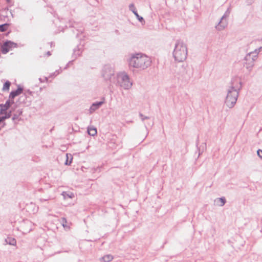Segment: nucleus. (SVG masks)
<instances>
[{"mask_svg":"<svg viewBox=\"0 0 262 262\" xmlns=\"http://www.w3.org/2000/svg\"><path fill=\"white\" fill-rule=\"evenodd\" d=\"M187 56V48L186 45L181 40H177L175 43L173 52V56L175 60L178 62L184 61Z\"/></svg>","mask_w":262,"mask_h":262,"instance_id":"7ed1b4c3","label":"nucleus"},{"mask_svg":"<svg viewBox=\"0 0 262 262\" xmlns=\"http://www.w3.org/2000/svg\"><path fill=\"white\" fill-rule=\"evenodd\" d=\"M4 114L5 115L2 116V119H3L4 121L6 119L10 118V117L12 115V114H11V112H7V111H6L5 113H4Z\"/></svg>","mask_w":262,"mask_h":262,"instance_id":"412c9836","label":"nucleus"},{"mask_svg":"<svg viewBox=\"0 0 262 262\" xmlns=\"http://www.w3.org/2000/svg\"><path fill=\"white\" fill-rule=\"evenodd\" d=\"M217 201L220 203V204H219V205L220 206H223L226 202L225 198H219L217 199Z\"/></svg>","mask_w":262,"mask_h":262,"instance_id":"6ab92c4d","label":"nucleus"},{"mask_svg":"<svg viewBox=\"0 0 262 262\" xmlns=\"http://www.w3.org/2000/svg\"><path fill=\"white\" fill-rule=\"evenodd\" d=\"M4 121L3 119H2V116H0V123Z\"/></svg>","mask_w":262,"mask_h":262,"instance_id":"7c9ffc66","label":"nucleus"},{"mask_svg":"<svg viewBox=\"0 0 262 262\" xmlns=\"http://www.w3.org/2000/svg\"><path fill=\"white\" fill-rule=\"evenodd\" d=\"M27 224H29V225H31V222H30V221H27Z\"/></svg>","mask_w":262,"mask_h":262,"instance_id":"473e14b6","label":"nucleus"},{"mask_svg":"<svg viewBox=\"0 0 262 262\" xmlns=\"http://www.w3.org/2000/svg\"><path fill=\"white\" fill-rule=\"evenodd\" d=\"M81 53V52H80V51L79 50V49H75L74 50V56H75L76 57V56H78L80 55V54Z\"/></svg>","mask_w":262,"mask_h":262,"instance_id":"b1692460","label":"nucleus"},{"mask_svg":"<svg viewBox=\"0 0 262 262\" xmlns=\"http://www.w3.org/2000/svg\"><path fill=\"white\" fill-rule=\"evenodd\" d=\"M262 47L255 49L254 51L249 52L245 57L244 66L250 71L254 65V61L256 59L257 55Z\"/></svg>","mask_w":262,"mask_h":262,"instance_id":"39448f33","label":"nucleus"},{"mask_svg":"<svg viewBox=\"0 0 262 262\" xmlns=\"http://www.w3.org/2000/svg\"><path fill=\"white\" fill-rule=\"evenodd\" d=\"M139 116L142 120V121H144L145 119H149V118L148 117H147V116H144L142 114L140 113L139 114Z\"/></svg>","mask_w":262,"mask_h":262,"instance_id":"393cba45","label":"nucleus"},{"mask_svg":"<svg viewBox=\"0 0 262 262\" xmlns=\"http://www.w3.org/2000/svg\"><path fill=\"white\" fill-rule=\"evenodd\" d=\"M47 55L48 56H50L51 55V53H50V51H48L47 53Z\"/></svg>","mask_w":262,"mask_h":262,"instance_id":"2f4dec72","label":"nucleus"},{"mask_svg":"<svg viewBox=\"0 0 262 262\" xmlns=\"http://www.w3.org/2000/svg\"><path fill=\"white\" fill-rule=\"evenodd\" d=\"M88 132L90 135L94 136L97 134V130L96 128L93 127H89L88 128Z\"/></svg>","mask_w":262,"mask_h":262,"instance_id":"f3484780","label":"nucleus"},{"mask_svg":"<svg viewBox=\"0 0 262 262\" xmlns=\"http://www.w3.org/2000/svg\"><path fill=\"white\" fill-rule=\"evenodd\" d=\"M49 200V199H39V201H40V202H44V201H47V200Z\"/></svg>","mask_w":262,"mask_h":262,"instance_id":"c756f323","label":"nucleus"},{"mask_svg":"<svg viewBox=\"0 0 262 262\" xmlns=\"http://www.w3.org/2000/svg\"><path fill=\"white\" fill-rule=\"evenodd\" d=\"M10 1H11V0H6V1H7V2H10Z\"/></svg>","mask_w":262,"mask_h":262,"instance_id":"c9c22d12","label":"nucleus"},{"mask_svg":"<svg viewBox=\"0 0 262 262\" xmlns=\"http://www.w3.org/2000/svg\"><path fill=\"white\" fill-rule=\"evenodd\" d=\"M257 155L259 157L262 158V150L258 149L257 150Z\"/></svg>","mask_w":262,"mask_h":262,"instance_id":"a878e982","label":"nucleus"},{"mask_svg":"<svg viewBox=\"0 0 262 262\" xmlns=\"http://www.w3.org/2000/svg\"><path fill=\"white\" fill-rule=\"evenodd\" d=\"M15 107H14V106H12L11 107V109L9 112H11V114H12V112H13L15 111Z\"/></svg>","mask_w":262,"mask_h":262,"instance_id":"cd10ccee","label":"nucleus"},{"mask_svg":"<svg viewBox=\"0 0 262 262\" xmlns=\"http://www.w3.org/2000/svg\"><path fill=\"white\" fill-rule=\"evenodd\" d=\"M230 11L229 9H228L223 16L221 17L220 21L218 23L217 25L215 26L216 29L219 31L224 30L228 25V21L227 20V17H229Z\"/></svg>","mask_w":262,"mask_h":262,"instance_id":"0eeeda50","label":"nucleus"},{"mask_svg":"<svg viewBox=\"0 0 262 262\" xmlns=\"http://www.w3.org/2000/svg\"><path fill=\"white\" fill-rule=\"evenodd\" d=\"M9 25L7 23H6V24H4L3 25H0V31L4 32V31H6Z\"/></svg>","mask_w":262,"mask_h":262,"instance_id":"a211bd4d","label":"nucleus"},{"mask_svg":"<svg viewBox=\"0 0 262 262\" xmlns=\"http://www.w3.org/2000/svg\"><path fill=\"white\" fill-rule=\"evenodd\" d=\"M66 161L64 163L65 165H70L71 163H72V161L73 159V157L71 154H66Z\"/></svg>","mask_w":262,"mask_h":262,"instance_id":"2eb2a0df","label":"nucleus"},{"mask_svg":"<svg viewBox=\"0 0 262 262\" xmlns=\"http://www.w3.org/2000/svg\"><path fill=\"white\" fill-rule=\"evenodd\" d=\"M39 80L40 82H43L45 81H48V78L47 77H45V80H43L41 78H39Z\"/></svg>","mask_w":262,"mask_h":262,"instance_id":"bb28decb","label":"nucleus"},{"mask_svg":"<svg viewBox=\"0 0 262 262\" xmlns=\"http://www.w3.org/2000/svg\"><path fill=\"white\" fill-rule=\"evenodd\" d=\"M21 113L22 111H19V114H14L12 117V120L15 121V120L18 119L19 116L21 114Z\"/></svg>","mask_w":262,"mask_h":262,"instance_id":"4be33fe9","label":"nucleus"},{"mask_svg":"<svg viewBox=\"0 0 262 262\" xmlns=\"http://www.w3.org/2000/svg\"><path fill=\"white\" fill-rule=\"evenodd\" d=\"M129 9L135 15L136 18L140 22H144V18L138 14L134 4H131L129 5Z\"/></svg>","mask_w":262,"mask_h":262,"instance_id":"f8f14e48","label":"nucleus"},{"mask_svg":"<svg viewBox=\"0 0 262 262\" xmlns=\"http://www.w3.org/2000/svg\"><path fill=\"white\" fill-rule=\"evenodd\" d=\"M19 111H21V110H18L16 111V113L15 114H19Z\"/></svg>","mask_w":262,"mask_h":262,"instance_id":"72a5a7b5","label":"nucleus"},{"mask_svg":"<svg viewBox=\"0 0 262 262\" xmlns=\"http://www.w3.org/2000/svg\"><path fill=\"white\" fill-rule=\"evenodd\" d=\"M114 69L110 64L105 65L101 71V76L105 81L111 80L112 76L114 75Z\"/></svg>","mask_w":262,"mask_h":262,"instance_id":"423d86ee","label":"nucleus"},{"mask_svg":"<svg viewBox=\"0 0 262 262\" xmlns=\"http://www.w3.org/2000/svg\"><path fill=\"white\" fill-rule=\"evenodd\" d=\"M17 44L10 40H7L2 46V52L3 54L7 53L10 49L16 48Z\"/></svg>","mask_w":262,"mask_h":262,"instance_id":"6e6552de","label":"nucleus"},{"mask_svg":"<svg viewBox=\"0 0 262 262\" xmlns=\"http://www.w3.org/2000/svg\"><path fill=\"white\" fill-rule=\"evenodd\" d=\"M179 73L182 77L185 79H189L191 76L189 68L187 66H184V65L182 66Z\"/></svg>","mask_w":262,"mask_h":262,"instance_id":"1a4fd4ad","label":"nucleus"},{"mask_svg":"<svg viewBox=\"0 0 262 262\" xmlns=\"http://www.w3.org/2000/svg\"><path fill=\"white\" fill-rule=\"evenodd\" d=\"M101 259L104 262H110L113 259V256L112 255L108 254L104 256L101 258Z\"/></svg>","mask_w":262,"mask_h":262,"instance_id":"dca6fc26","label":"nucleus"},{"mask_svg":"<svg viewBox=\"0 0 262 262\" xmlns=\"http://www.w3.org/2000/svg\"><path fill=\"white\" fill-rule=\"evenodd\" d=\"M102 99L103 101L99 102H95L91 105L89 110L90 114L93 113L95 111L97 110L104 103V98H103Z\"/></svg>","mask_w":262,"mask_h":262,"instance_id":"9d476101","label":"nucleus"},{"mask_svg":"<svg viewBox=\"0 0 262 262\" xmlns=\"http://www.w3.org/2000/svg\"><path fill=\"white\" fill-rule=\"evenodd\" d=\"M13 103V101L11 102L10 100H8L4 104H0V114H3L5 113L6 111H7V110L10 107L11 105Z\"/></svg>","mask_w":262,"mask_h":262,"instance_id":"9b49d317","label":"nucleus"},{"mask_svg":"<svg viewBox=\"0 0 262 262\" xmlns=\"http://www.w3.org/2000/svg\"><path fill=\"white\" fill-rule=\"evenodd\" d=\"M129 66L134 68L144 70L149 67L151 60L148 56L142 53L133 54L128 60Z\"/></svg>","mask_w":262,"mask_h":262,"instance_id":"f03ea898","label":"nucleus"},{"mask_svg":"<svg viewBox=\"0 0 262 262\" xmlns=\"http://www.w3.org/2000/svg\"><path fill=\"white\" fill-rule=\"evenodd\" d=\"M116 78V85L117 86L124 90H129L132 88L133 82L130 80L129 76L125 72L118 73Z\"/></svg>","mask_w":262,"mask_h":262,"instance_id":"20e7f679","label":"nucleus"},{"mask_svg":"<svg viewBox=\"0 0 262 262\" xmlns=\"http://www.w3.org/2000/svg\"><path fill=\"white\" fill-rule=\"evenodd\" d=\"M153 125V122H151V123H149V125L152 126Z\"/></svg>","mask_w":262,"mask_h":262,"instance_id":"f704fd0d","label":"nucleus"},{"mask_svg":"<svg viewBox=\"0 0 262 262\" xmlns=\"http://www.w3.org/2000/svg\"><path fill=\"white\" fill-rule=\"evenodd\" d=\"M10 85H11V83L9 81H6L4 84L3 90L4 91L8 90L9 89Z\"/></svg>","mask_w":262,"mask_h":262,"instance_id":"aec40b11","label":"nucleus"},{"mask_svg":"<svg viewBox=\"0 0 262 262\" xmlns=\"http://www.w3.org/2000/svg\"><path fill=\"white\" fill-rule=\"evenodd\" d=\"M62 195L65 199L67 198H73L74 196V194L73 193L66 191L62 192Z\"/></svg>","mask_w":262,"mask_h":262,"instance_id":"4468645a","label":"nucleus"},{"mask_svg":"<svg viewBox=\"0 0 262 262\" xmlns=\"http://www.w3.org/2000/svg\"><path fill=\"white\" fill-rule=\"evenodd\" d=\"M23 91V89L20 86H18L17 89L15 91H12L10 95L9 98L10 99H14L16 96L20 94Z\"/></svg>","mask_w":262,"mask_h":262,"instance_id":"ddd939ff","label":"nucleus"},{"mask_svg":"<svg viewBox=\"0 0 262 262\" xmlns=\"http://www.w3.org/2000/svg\"><path fill=\"white\" fill-rule=\"evenodd\" d=\"M67 223V221L66 218L62 217L61 219V223L62 224V225L63 226V227H67V225L66 224Z\"/></svg>","mask_w":262,"mask_h":262,"instance_id":"5701e85b","label":"nucleus"},{"mask_svg":"<svg viewBox=\"0 0 262 262\" xmlns=\"http://www.w3.org/2000/svg\"><path fill=\"white\" fill-rule=\"evenodd\" d=\"M16 243V241L14 239H13L11 241V242L10 243V245H14Z\"/></svg>","mask_w":262,"mask_h":262,"instance_id":"c85d7f7f","label":"nucleus"},{"mask_svg":"<svg viewBox=\"0 0 262 262\" xmlns=\"http://www.w3.org/2000/svg\"><path fill=\"white\" fill-rule=\"evenodd\" d=\"M241 88V82L237 79L231 80L230 85L227 89V94L225 101L228 107L231 108L235 105Z\"/></svg>","mask_w":262,"mask_h":262,"instance_id":"f257e3e1","label":"nucleus"}]
</instances>
